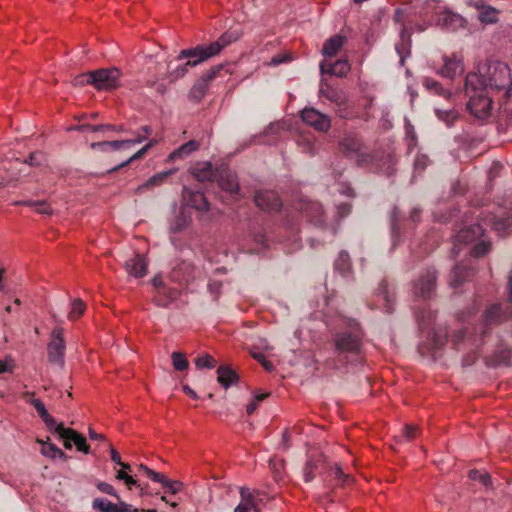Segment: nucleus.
Segmentation results:
<instances>
[{
  "instance_id": "obj_1",
  "label": "nucleus",
  "mask_w": 512,
  "mask_h": 512,
  "mask_svg": "<svg viewBox=\"0 0 512 512\" xmlns=\"http://www.w3.org/2000/svg\"><path fill=\"white\" fill-rule=\"evenodd\" d=\"M232 42V37L224 33L216 41L207 45H197L195 47L183 49L179 52L176 61L186 60L191 67H196L203 62L217 56L220 52Z\"/></svg>"
},
{
  "instance_id": "obj_2",
  "label": "nucleus",
  "mask_w": 512,
  "mask_h": 512,
  "mask_svg": "<svg viewBox=\"0 0 512 512\" xmlns=\"http://www.w3.org/2000/svg\"><path fill=\"white\" fill-rule=\"evenodd\" d=\"M332 344L337 356L346 362L349 361L350 357L358 356L362 345L358 324L353 321L350 324L349 331L335 333Z\"/></svg>"
},
{
  "instance_id": "obj_3",
  "label": "nucleus",
  "mask_w": 512,
  "mask_h": 512,
  "mask_svg": "<svg viewBox=\"0 0 512 512\" xmlns=\"http://www.w3.org/2000/svg\"><path fill=\"white\" fill-rule=\"evenodd\" d=\"M479 71L485 74L488 88H495L497 90L510 88V68L505 63L500 61H488L479 66Z\"/></svg>"
},
{
  "instance_id": "obj_4",
  "label": "nucleus",
  "mask_w": 512,
  "mask_h": 512,
  "mask_svg": "<svg viewBox=\"0 0 512 512\" xmlns=\"http://www.w3.org/2000/svg\"><path fill=\"white\" fill-rule=\"evenodd\" d=\"M483 237V227L480 224H474L461 229L456 235V242L469 244L481 238L480 242L472 250L473 256L479 257L485 255L490 250V242Z\"/></svg>"
},
{
  "instance_id": "obj_5",
  "label": "nucleus",
  "mask_w": 512,
  "mask_h": 512,
  "mask_svg": "<svg viewBox=\"0 0 512 512\" xmlns=\"http://www.w3.org/2000/svg\"><path fill=\"white\" fill-rule=\"evenodd\" d=\"M122 72L116 68H102L93 71V87L99 91H112L121 86Z\"/></svg>"
},
{
  "instance_id": "obj_6",
  "label": "nucleus",
  "mask_w": 512,
  "mask_h": 512,
  "mask_svg": "<svg viewBox=\"0 0 512 512\" xmlns=\"http://www.w3.org/2000/svg\"><path fill=\"white\" fill-rule=\"evenodd\" d=\"M64 330L62 327H56L51 334V341L48 344V360L50 363L63 368L64 367Z\"/></svg>"
},
{
  "instance_id": "obj_7",
  "label": "nucleus",
  "mask_w": 512,
  "mask_h": 512,
  "mask_svg": "<svg viewBox=\"0 0 512 512\" xmlns=\"http://www.w3.org/2000/svg\"><path fill=\"white\" fill-rule=\"evenodd\" d=\"M319 96L324 97L337 107L336 113L340 117H346L345 106L347 104V95L343 90L330 85L326 80L320 82Z\"/></svg>"
},
{
  "instance_id": "obj_8",
  "label": "nucleus",
  "mask_w": 512,
  "mask_h": 512,
  "mask_svg": "<svg viewBox=\"0 0 512 512\" xmlns=\"http://www.w3.org/2000/svg\"><path fill=\"white\" fill-rule=\"evenodd\" d=\"M437 272L428 269L414 283V295L423 300L430 299L435 292Z\"/></svg>"
},
{
  "instance_id": "obj_9",
  "label": "nucleus",
  "mask_w": 512,
  "mask_h": 512,
  "mask_svg": "<svg viewBox=\"0 0 512 512\" xmlns=\"http://www.w3.org/2000/svg\"><path fill=\"white\" fill-rule=\"evenodd\" d=\"M468 97L467 108L476 118L485 119L490 115L492 101L487 91Z\"/></svg>"
},
{
  "instance_id": "obj_10",
  "label": "nucleus",
  "mask_w": 512,
  "mask_h": 512,
  "mask_svg": "<svg viewBox=\"0 0 512 512\" xmlns=\"http://www.w3.org/2000/svg\"><path fill=\"white\" fill-rule=\"evenodd\" d=\"M216 179L219 187L230 195H239L240 187L236 173L228 167L217 170Z\"/></svg>"
},
{
  "instance_id": "obj_11",
  "label": "nucleus",
  "mask_w": 512,
  "mask_h": 512,
  "mask_svg": "<svg viewBox=\"0 0 512 512\" xmlns=\"http://www.w3.org/2000/svg\"><path fill=\"white\" fill-rule=\"evenodd\" d=\"M301 118L306 124L321 132L329 130L331 126L330 118L314 108H305L302 110Z\"/></svg>"
},
{
  "instance_id": "obj_12",
  "label": "nucleus",
  "mask_w": 512,
  "mask_h": 512,
  "mask_svg": "<svg viewBox=\"0 0 512 512\" xmlns=\"http://www.w3.org/2000/svg\"><path fill=\"white\" fill-rule=\"evenodd\" d=\"M437 25L447 31H457L466 27V20L449 9H444L437 16Z\"/></svg>"
},
{
  "instance_id": "obj_13",
  "label": "nucleus",
  "mask_w": 512,
  "mask_h": 512,
  "mask_svg": "<svg viewBox=\"0 0 512 512\" xmlns=\"http://www.w3.org/2000/svg\"><path fill=\"white\" fill-rule=\"evenodd\" d=\"M92 508L100 512H140L139 509L134 508L120 498L118 503H112L106 498H95L92 502Z\"/></svg>"
},
{
  "instance_id": "obj_14",
  "label": "nucleus",
  "mask_w": 512,
  "mask_h": 512,
  "mask_svg": "<svg viewBox=\"0 0 512 512\" xmlns=\"http://www.w3.org/2000/svg\"><path fill=\"white\" fill-rule=\"evenodd\" d=\"M510 317H512V308L508 304H494L484 314V325L487 328L489 325L500 323Z\"/></svg>"
},
{
  "instance_id": "obj_15",
  "label": "nucleus",
  "mask_w": 512,
  "mask_h": 512,
  "mask_svg": "<svg viewBox=\"0 0 512 512\" xmlns=\"http://www.w3.org/2000/svg\"><path fill=\"white\" fill-rule=\"evenodd\" d=\"M488 90L485 74L481 71L470 72L466 75L464 91L466 96L484 93Z\"/></svg>"
},
{
  "instance_id": "obj_16",
  "label": "nucleus",
  "mask_w": 512,
  "mask_h": 512,
  "mask_svg": "<svg viewBox=\"0 0 512 512\" xmlns=\"http://www.w3.org/2000/svg\"><path fill=\"white\" fill-rule=\"evenodd\" d=\"M255 204L264 211L274 212L278 211L282 202L274 191H258L254 197Z\"/></svg>"
},
{
  "instance_id": "obj_17",
  "label": "nucleus",
  "mask_w": 512,
  "mask_h": 512,
  "mask_svg": "<svg viewBox=\"0 0 512 512\" xmlns=\"http://www.w3.org/2000/svg\"><path fill=\"white\" fill-rule=\"evenodd\" d=\"M183 199L185 204L199 212H208L210 204L205 195L200 191H193L187 187L183 188Z\"/></svg>"
},
{
  "instance_id": "obj_18",
  "label": "nucleus",
  "mask_w": 512,
  "mask_h": 512,
  "mask_svg": "<svg viewBox=\"0 0 512 512\" xmlns=\"http://www.w3.org/2000/svg\"><path fill=\"white\" fill-rule=\"evenodd\" d=\"M484 221L490 224L499 235L512 233V213L489 216Z\"/></svg>"
},
{
  "instance_id": "obj_19",
  "label": "nucleus",
  "mask_w": 512,
  "mask_h": 512,
  "mask_svg": "<svg viewBox=\"0 0 512 512\" xmlns=\"http://www.w3.org/2000/svg\"><path fill=\"white\" fill-rule=\"evenodd\" d=\"M351 66L345 59H340L331 63L329 61H322L320 63L321 74H329L336 77H344L350 71Z\"/></svg>"
},
{
  "instance_id": "obj_20",
  "label": "nucleus",
  "mask_w": 512,
  "mask_h": 512,
  "mask_svg": "<svg viewBox=\"0 0 512 512\" xmlns=\"http://www.w3.org/2000/svg\"><path fill=\"white\" fill-rule=\"evenodd\" d=\"M442 59L444 65L439 71L441 76L453 79L459 72L463 71L462 60L458 56H443Z\"/></svg>"
},
{
  "instance_id": "obj_21",
  "label": "nucleus",
  "mask_w": 512,
  "mask_h": 512,
  "mask_svg": "<svg viewBox=\"0 0 512 512\" xmlns=\"http://www.w3.org/2000/svg\"><path fill=\"white\" fill-rule=\"evenodd\" d=\"M190 172L192 176L200 182L211 181L216 178L217 171L208 161L198 162L191 167Z\"/></svg>"
},
{
  "instance_id": "obj_22",
  "label": "nucleus",
  "mask_w": 512,
  "mask_h": 512,
  "mask_svg": "<svg viewBox=\"0 0 512 512\" xmlns=\"http://www.w3.org/2000/svg\"><path fill=\"white\" fill-rule=\"evenodd\" d=\"M127 273L135 278H141L147 274V261L141 255H135L125 263Z\"/></svg>"
},
{
  "instance_id": "obj_23",
  "label": "nucleus",
  "mask_w": 512,
  "mask_h": 512,
  "mask_svg": "<svg viewBox=\"0 0 512 512\" xmlns=\"http://www.w3.org/2000/svg\"><path fill=\"white\" fill-rule=\"evenodd\" d=\"M241 501L234 512H259L254 495L247 488H240Z\"/></svg>"
},
{
  "instance_id": "obj_24",
  "label": "nucleus",
  "mask_w": 512,
  "mask_h": 512,
  "mask_svg": "<svg viewBox=\"0 0 512 512\" xmlns=\"http://www.w3.org/2000/svg\"><path fill=\"white\" fill-rule=\"evenodd\" d=\"M196 276V269L191 262L182 261L172 270V278L176 281H189Z\"/></svg>"
},
{
  "instance_id": "obj_25",
  "label": "nucleus",
  "mask_w": 512,
  "mask_h": 512,
  "mask_svg": "<svg viewBox=\"0 0 512 512\" xmlns=\"http://www.w3.org/2000/svg\"><path fill=\"white\" fill-rule=\"evenodd\" d=\"M301 211L315 225L323 223V208L318 202H308L301 206Z\"/></svg>"
},
{
  "instance_id": "obj_26",
  "label": "nucleus",
  "mask_w": 512,
  "mask_h": 512,
  "mask_svg": "<svg viewBox=\"0 0 512 512\" xmlns=\"http://www.w3.org/2000/svg\"><path fill=\"white\" fill-rule=\"evenodd\" d=\"M190 67L191 66L188 64L187 61L179 64H174L173 61H170L167 64L166 77L170 82H175L183 78L187 74Z\"/></svg>"
},
{
  "instance_id": "obj_27",
  "label": "nucleus",
  "mask_w": 512,
  "mask_h": 512,
  "mask_svg": "<svg viewBox=\"0 0 512 512\" xmlns=\"http://www.w3.org/2000/svg\"><path fill=\"white\" fill-rule=\"evenodd\" d=\"M217 375V381L225 389L229 388L231 385L237 383L238 381L236 372L228 366L218 367Z\"/></svg>"
},
{
  "instance_id": "obj_28",
  "label": "nucleus",
  "mask_w": 512,
  "mask_h": 512,
  "mask_svg": "<svg viewBox=\"0 0 512 512\" xmlns=\"http://www.w3.org/2000/svg\"><path fill=\"white\" fill-rule=\"evenodd\" d=\"M345 38L341 35H334L327 39L322 48V54L326 57L335 56L342 48Z\"/></svg>"
},
{
  "instance_id": "obj_29",
  "label": "nucleus",
  "mask_w": 512,
  "mask_h": 512,
  "mask_svg": "<svg viewBox=\"0 0 512 512\" xmlns=\"http://www.w3.org/2000/svg\"><path fill=\"white\" fill-rule=\"evenodd\" d=\"M447 341V335L442 330L432 329L428 333L427 350L437 351L442 348Z\"/></svg>"
},
{
  "instance_id": "obj_30",
  "label": "nucleus",
  "mask_w": 512,
  "mask_h": 512,
  "mask_svg": "<svg viewBox=\"0 0 512 512\" xmlns=\"http://www.w3.org/2000/svg\"><path fill=\"white\" fill-rule=\"evenodd\" d=\"M199 148V143L195 140H190L183 145H181L179 148L174 150L169 155V160L174 161L176 159H182L187 156H189L192 152L196 151Z\"/></svg>"
},
{
  "instance_id": "obj_31",
  "label": "nucleus",
  "mask_w": 512,
  "mask_h": 512,
  "mask_svg": "<svg viewBox=\"0 0 512 512\" xmlns=\"http://www.w3.org/2000/svg\"><path fill=\"white\" fill-rule=\"evenodd\" d=\"M479 340L474 338L467 329L459 330L454 334V343L458 346L460 350V345L465 347H479Z\"/></svg>"
},
{
  "instance_id": "obj_32",
  "label": "nucleus",
  "mask_w": 512,
  "mask_h": 512,
  "mask_svg": "<svg viewBox=\"0 0 512 512\" xmlns=\"http://www.w3.org/2000/svg\"><path fill=\"white\" fill-rule=\"evenodd\" d=\"M470 275V272L463 265H456L449 275V285L453 288L459 287L466 278Z\"/></svg>"
},
{
  "instance_id": "obj_33",
  "label": "nucleus",
  "mask_w": 512,
  "mask_h": 512,
  "mask_svg": "<svg viewBox=\"0 0 512 512\" xmlns=\"http://www.w3.org/2000/svg\"><path fill=\"white\" fill-rule=\"evenodd\" d=\"M415 309L416 319L420 328L424 329L425 327H428L435 318V312L426 304L421 308Z\"/></svg>"
},
{
  "instance_id": "obj_34",
  "label": "nucleus",
  "mask_w": 512,
  "mask_h": 512,
  "mask_svg": "<svg viewBox=\"0 0 512 512\" xmlns=\"http://www.w3.org/2000/svg\"><path fill=\"white\" fill-rule=\"evenodd\" d=\"M190 221V216L184 210H180L170 221L169 229L172 233H179L188 227Z\"/></svg>"
},
{
  "instance_id": "obj_35",
  "label": "nucleus",
  "mask_w": 512,
  "mask_h": 512,
  "mask_svg": "<svg viewBox=\"0 0 512 512\" xmlns=\"http://www.w3.org/2000/svg\"><path fill=\"white\" fill-rule=\"evenodd\" d=\"M62 438H71L74 445L76 446L77 450L89 454L90 453V447L86 443V439L79 434L77 431L73 429H67L66 432H64V435H62Z\"/></svg>"
},
{
  "instance_id": "obj_36",
  "label": "nucleus",
  "mask_w": 512,
  "mask_h": 512,
  "mask_svg": "<svg viewBox=\"0 0 512 512\" xmlns=\"http://www.w3.org/2000/svg\"><path fill=\"white\" fill-rule=\"evenodd\" d=\"M38 442L42 444L41 454L43 456L51 459L60 458L63 461H66L68 459V456L62 450H60L55 444L45 443L42 440H38Z\"/></svg>"
},
{
  "instance_id": "obj_37",
  "label": "nucleus",
  "mask_w": 512,
  "mask_h": 512,
  "mask_svg": "<svg viewBox=\"0 0 512 512\" xmlns=\"http://www.w3.org/2000/svg\"><path fill=\"white\" fill-rule=\"evenodd\" d=\"M115 129V125L111 124H100V125H90V124H81L69 127L68 131H78V132H92V133H98V132H107V130H113Z\"/></svg>"
},
{
  "instance_id": "obj_38",
  "label": "nucleus",
  "mask_w": 512,
  "mask_h": 512,
  "mask_svg": "<svg viewBox=\"0 0 512 512\" xmlns=\"http://www.w3.org/2000/svg\"><path fill=\"white\" fill-rule=\"evenodd\" d=\"M498 10L491 6H481L479 8L478 19L484 24H493L498 21Z\"/></svg>"
},
{
  "instance_id": "obj_39",
  "label": "nucleus",
  "mask_w": 512,
  "mask_h": 512,
  "mask_svg": "<svg viewBox=\"0 0 512 512\" xmlns=\"http://www.w3.org/2000/svg\"><path fill=\"white\" fill-rule=\"evenodd\" d=\"M423 86L430 92L443 96L444 98H449L451 96V92L449 90L444 89L438 81L432 78H424Z\"/></svg>"
},
{
  "instance_id": "obj_40",
  "label": "nucleus",
  "mask_w": 512,
  "mask_h": 512,
  "mask_svg": "<svg viewBox=\"0 0 512 512\" xmlns=\"http://www.w3.org/2000/svg\"><path fill=\"white\" fill-rule=\"evenodd\" d=\"M434 112L437 118L444 122L448 127L452 126L459 117V114L455 109L442 110L435 108Z\"/></svg>"
},
{
  "instance_id": "obj_41",
  "label": "nucleus",
  "mask_w": 512,
  "mask_h": 512,
  "mask_svg": "<svg viewBox=\"0 0 512 512\" xmlns=\"http://www.w3.org/2000/svg\"><path fill=\"white\" fill-rule=\"evenodd\" d=\"M323 464V459L321 456L316 459H309L304 467V479L306 482H310L315 478L314 471L318 470L320 466Z\"/></svg>"
},
{
  "instance_id": "obj_42",
  "label": "nucleus",
  "mask_w": 512,
  "mask_h": 512,
  "mask_svg": "<svg viewBox=\"0 0 512 512\" xmlns=\"http://www.w3.org/2000/svg\"><path fill=\"white\" fill-rule=\"evenodd\" d=\"M14 204L35 207L36 212L39 214H43V215H50L52 213V209L50 208L49 204L44 200H41V201L21 200V201H16Z\"/></svg>"
},
{
  "instance_id": "obj_43",
  "label": "nucleus",
  "mask_w": 512,
  "mask_h": 512,
  "mask_svg": "<svg viewBox=\"0 0 512 512\" xmlns=\"http://www.w3.org/2000/svg\"><path fill=\"white\" fill-rule=\"evenodd\" d=\"M350 267L351 263L348 253L341 251L335 261V269L338 270L343 276H346L350 271Z\"/></svg>"
},
{
  "instance_id": "obj_44",
  "label": "nucleus",
  "mask_w": 512,
  "mask_h": 512,
  "mask_svg": "<svg viewBox=\"0 0 512 512\" xmlns=\"http://www.w3.org/2000/svg\"><path fill=\"white\" fill-rule=\"evenodd\" d=\"M408 46H409V35L406 33V30L403 29L401 31V42L397 43L395 45V49H396L398 55L400 56V64L401 65L404 64L406 54H409Z\"/></svg>"
},
{
  "instance_id": "obj_45",
  "label": "nucleus",
  "mask_w": 512,
  "mask_h": 512,
  "mask_svg": "<svg viewBox=\"0 0 512 512\" xmlns=\"http://www.w3.org/2000/svg\"><path fill=\"white\" fill-rule=\"evenodd\" d=\"M208 87L209 86L205 83V80H201L199 78L190 90V98L195 101H200L206 94Z\"/></svg>"
},
{
  "instance_id": "obj_46",
  "label": "nucleus",
  "mask_w": 512,
  "mask_h": 512,
  "mask_svg": "<svg viewBox=\"0 0 512 512\" xmlns=\"http://www.w3.org/2000/svg\"><path fill=\"white\" fill-rule=\"evenodd\" d=\"M512 357V350L505 348L497 351L490 361L491 365H508Z\"/></svg>"
},
{
  "instance_id": "obj_47",
  "label": "nucleus",
  "mask_w": 512,
  "mask_h": 512,
  "mask_svg": "<svg viewBox=\"0 0 512 512\" xmlns=\"http://www.w3.org/2000/svg\"><path fill=\"white\" fill-rule=\"evenodd\" d=\"M97 146H109V148H112L114 150L119 149H128L131 147V142L128 140H115V141H102V142H93L91 143L90 147L93 150H96Z\"/></svg>"
},
{
  "instance_id": "obj_48",
  "label": "nucleus",
  "mask_w": 512,
  "mask_h": 512,
  "mask_svg": "<svg viewBox=\"0 0 512 512\" xmlns=\"http://www.w3.org/2000/svg\"><path fill=\"white\" fill-rule=\"evenodd\" d=\"M42 420L48 427V429L52 432L57 433L60 438H62V435H64V432H66L68 429L65 428L62 423H57L54 417H52L50 414H47L45 417L42 418Z\"/></svg>"
},
{
  "instance_id": "obj_49",
  "label": "nucleus",
  "mask_w": 512,
  "mask_h": 512,
  "mask_svg": "<svg viewBox=\"0 0 512 512\" xmlns=\"http://www.w3.org/2000/svg\"><path fill=\"white\" fill-rule=\"evenodd\" d=\"M469 478L473 481L480 482L483 486L486 488H490L492 481L491 476L489 473L485 471H479V470H470L469 471Z\"/></svg>"
},
{
  "instance_id": "obj_50",
  "label": "nucleus",
  "mask_w": 512,
  "mask_h": 512,
  "mask_svg": "<svg viewBox=\"0 0 512 512\" xmlns=\"http://www.w3.org/2000/svg\"><path fill=\"white\" fill-rule=\"evenodd\" d=\"M173 173V170L164 171L157 173L150 177L141 187H139V190L142 188H148L151 186H159L161 185L165 179Z\"/></svg>"
},
{
  "instance_id": "obj_51",
  "label": "nucleus",
  "mask_w": 512,
  "mask_h": 512,
  "mask_svg": "<svg viewBox=\"0 0 512 512\" xmlns=\"http://www.w3.org/2000/svg\"><path fill=\"white\" fill-rule=\"evenodd\" d=\"M154 143L155 142L153 140H151L145 146H143L139 151H137L135 154H133L131 157H129L126 161L122 162L117 167L111 169V171H116L119 168L124 167L127 164L131 163L132 161L143 157L147 153V151L154 145Z\"/></svg>"
},
{
  "instance_id": "obj_52",
  "label": "nucleus",
  "mask_w": 512,
  "mask_h": 512,
  "mask_svg": "<svg viewBox=\"0 0 512 512\" xmlns=\"http://www.w3.org/2000/svg\"><path fill=\"white\" fill-rule=\"evenodd\" d=\"M194 363H195V366L197 369H203V368L212 369L217 364L216 360L209 354H204L202 356H198L194 360Z\"/></svg>"
},
{
  "instance_id": "obj_53",
  "label": "nucleus",
  "mask_w": 512,
  "mask_h": 512,
  "mask_svg": "<svg viewBox=\"0 0 512 512\" xmlns=\"http://www.w3.org/2000/svg\"><path fill=\"white\" fill-rule=\"evenodd\" d=\"M172 364L175 370L184 371L188 368L189 363L184 354L180 352H173L171 354Z\"/></svg>"
},
{
  "instance_id": "obj_54",
  "label": "nucleus",
  "mask_w": 512,
  "mask_h": 512,
  "mask_svg": "<svg viewBox=\"0 0 512 512\" xmlns=\"http://www.w3.org/2000/svg\"><path fill=\"white\" fill-rule=\"evenodd\" d=\"M85 311V304L81 299H75L71 304V310L68 314L70 320L80 317Z\"/></svg>"
},
{
  "instance_id": "obj_55",
  "label": "nucleus",
  "mask_w": 512,
  "mask_h": 512,
  "mask_svg": "<svg viewBox=\"0 0 512 512\" xmlns=\"http://www.w3.org/2000/svg\"><path fill=\"white\" fill-rule=\"evenodd\" d=\"M93 71H88L82 74L77 75L73 79L74 86H84V85H92L93 86Z\"/></svg>"
},
{
  "instance_id": "obj_56",
  "label": "nucleus",
  "mask_w": 512,
  "mask_h": 512,
  "mask_svg": "<svg viewBox=\"0 0 512 512\" xmlns=\"http://www.w3.org/2000/svg\"><path fill=\"white\" fill-rule=\"evenodd\" d=\"M97 486V489L102 492V493H105V494H108L110 496H113L115 497L117 500H119V494L117 493V491L115 490V488L109 484V483H106V482H98L96 484Z\"/></svg>"
},
{
  "instance_id": "obj_57",
  "label": "nucleus",
  "mask_w": 512,
  "mask_h": 512,
  "mask_svg": "<svg viewBox=\"0 0 512 512\" xmlns=\"http://www.w3.org/2000/svg\"><path fill=\"white\" fill-rule=\"evenodd\" d=\"M429 158L425 154H418L414 160V170L417 172H421L425 170V168L429 164Z\"/></svg>"
},
{
  "instance_id": "obj_58",
  "label": "nucleus",
  "mask_w": 512,
  "mask_h": 512,
  "mask_svg": "<svg viewBox=\"0 0 512 512\" xmlns=\"http://www.w3.org/2000/svg\"><path fill=\"white\" fill-rule=\"evenodd\" d=\"M341 148L347 152H355L358 148L357 142L350 137L344 138L340 143Z\"/></svg>"
},
{
  "instance_id": "obj_59",
  "label": "nucleus",
  "mask_w": 512,
  "mask_h": 512,
  "mask_svg": "<svg viewBox=\"0 0 512 512\" xmlns=\"http://www.w3.org/2000/svg\"><path fill=\"white\" fill-rule=\"evenodd\" d=\"M29 403L31 405H33V407L36 409V411L38 412L41 419L43 417H45L47 414H49L45 405L43 404V402L40 399L32 398L31 400H29Z\"/></svg>"
},
{
  "instance_id": "obj_60",
  "label": "nucleus",
  "mask_w": 512,
  "mask_h": 512,
  "mask_svg": "<svg viewBox=\"0 0 512 512\" xmlns=\"http://www.w3.org/2000/svg\"><path fill=\"white\" fill-rule=\"evenodd\" d=\"M222 65H217L215 67H212L209 71L204 73L200 79L205 80V83L209 86V83L217 76L219 71L222 69Z\"/></svg>"
},
{
  "instance_id": "obj_61",
  "label": "nucleus",
  "mask_w": 512,
  "mask_h": 512,
  "mask_svg": "<svg viewBox=\"0 0 512 512\" xmlns=\"http://www.w3.org/2000/svg\"><path fill=\"white\" fill-rule=\"evenodd\" d=\"M222 65H217L215 67H212L209 71L204 73L200 79L205 80V83L209 86V83L217 76L219 71L222 69Z\"/></svg>"
},
{
  "instance_id": "obj_62",
  "label": "nucleus",
  "mask_w": 512,
  "mask_h": 512,
  "mask_svg": "<svg viewBox=\"0 0 512 512\" xmlns=\"http://www.w3.org/2000/svg\"><path fill=\"white\" fill-rule=\"evenodd\" d=\"M331 475H333L341 484H344L348 479L349 475H346L340 466L335 464L334 467L330 469Z\"/></svg>"
},
{
  "instance_id": "obj_63",
  "label": "nucleus",
  "mask_w": 512,
  "mask_h": 512,
  "mask_svg": "<svg viewBox=\"0 0 512 512\" xmlns=\"http://www.w3.org/2000/svg\"><path fill=\"white\" fill-rule=\"evenodd\" d=\"M377 297H378V301L383 302L385 311L387 313H391L393 311V305H392V301L390 300L387 292L385 290H383V291H381V293H379V295Z\"/></svg>"
},
{
  "instance_id": "obj_64",
  "label": "nucleus",
  "mask_w": 512,
  "mask_h": 512,
  "mask_svg": "<svg viewBox=\"0 0 512 512\" xmlns=\"http://www.w3.org/2000/svg\"><path fill=\"white\" fill-rule=\"evenodd\" d=\"M43 154L41 152H33L29 155V157L24 161V163L30 166H39L43 161Z\"/></svg>"
}]
</instances>
